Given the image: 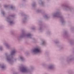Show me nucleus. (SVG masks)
Returning <instances> with one entry per match:
<instances>
[{
    "mask_svg": "<svg viewBox=\"0 0 74 74\" xmlns=\"http://www.w3.org/2000/svg\"><path fill=\"white\" fill-rule=\"evenodd\" d=\"M34 52H40V50L39 48H37L35 49L33 51Z\"/></svg>",
    "mask_w": 74,
    "mask_h": 74,
    "instance_id": "nucleus-1",
    "label": "nucleus"
},
{
    "mask_svg": "<svg viewBox=\"0 0 74 74\" xmlns=\"http://www.w3.org/2000/svg\"><path fill=\"white\" fill-rule=\"evenodd\" d=\"M23 72H26L27 71V69L25 68H23Z\"/></svg>",
    "mask_w": 74,
    "mask_h": 74,
    "instance_id": "nucleus-2",
    "label": "nucleus"
},
{
    "mask_svg": "<svg viewBox=\"0 0 74 74\" xmlns=\"http://www.w3.org/2000/svg\"><path fill=\"white\" fill-rule=\"evenodd\" d=\"M15 52V51H12V53H14Z\"/></svg>",
    "mask_w": 74,
    "mask_h": 74,
    "instance_id": "nucleus-3",
    "label": "nucleus"
},
{
    "mask_svg": "<svg viewBox=\"0 0 74 74\" xmlns=\"http://www.w3.org/2000/svg\"><path fill=\"white\" fill-rule=\"evenodd\" d=\"M12 23V21H11V22H10V23Z\"/></svg>",
    "mask_w": 74,
    "mask_h": 74,
    "instance_id": "nucleus-4",
    "label": "nucleus"
},
{
    "mask_svg": "<svg viewBox=\"0 0 74 74\" xmlns=\"http://www.w3.org/2000/svg\"><path fill=\"white\" fill-rule=\"evenodd\" d=\"M2 69H3V68H4V67H3H3H2Z\"/></svg>",
    "mask_w": 74,
    "mask_h": 74,
    "instance_id": "nucleus-5",
    "label": "nucleus"
},
{
    "mask_svg": "<svg viewBox=\"0 0 74 74\" xmlns=\"http://www.w3.org/2000/svg\"><path fill=\"white\" fill-rule=\"evenodd\" d=\"M22 58H21V59H22Z\"/></svg>",
    "mask_w": 74,
    "mask_h": 74,
    "instance_id": "nucleus-6",
    "label": "nucleus"
},
{
    "mask_svg": "<svg viewBox=\"0 0 74 74\" xmlns=\"http://www.w3.org/2000/svg\"><path fill=\"white\" fill-rule=\"evenodd\" d=\"M11 8H12V7H11Z\"/></svg>",
    "mask_w": 74,
    "mask_h": 74,
    "instance_id": "nucleus-7",
    "label": "nucleus"
}]
</instances>
